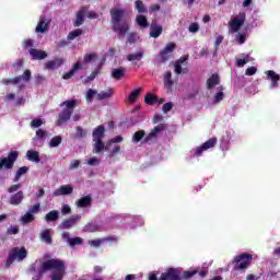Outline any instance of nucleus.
I'll return each instance as SVG.
<instances>
[{
  "instance_id": "obj_1",
  "label": "nucleus",
  "mask_w": 280,
  "mask_h": 280,
  "mask_svg": "<svg viewBox=\"0 0 280 280\" xmlns=\"http://www.w3.org/2000/svg\"><path fill=\"white\" fill-rule=\"evenodd\" d=\"M48 270H55L50 275V280L65 279V275H67V267L65 265V260L58 258H50L46 261L40 262L39 266L38 260H36L30 267L31 272H36V275L33 277V280L43 279V277H45V272H48Z\"/></svg>"
},
{
  "instance_id": "obj_2",
  "label": "nucleus",
  "mask_w": 280,
  "mask_h": 280,
  "mask_svg": "<svg viewBox=\"0 0 280 280\" xmlns=\"http://www.w3.org/2000/svg\"><path fill=\"white\" fill-rule=\"evenodd\" d=\"M112 16V30L118 36H126L127 32H130V23L126 20V9L113 8L109 11Z\"/></svg>"
},
{
  "instance_id": "obj_3",
  "label": "nucleus",
  "mask_w": 280,
  "mask_h": 280,
  "mask_svg": "<svg viewBox=\"0 0 280 280\" xmlns=\"http://www.w3.org/2000/svg\"><path fill=\"white\" fill-rule=\"evenodd\" d=\"M195 275H198V270L180 271L179 268L170 267L161 273L160 278L156 277V273L150 272L149 280H189Z\"/></svg>"
},
{
  "instance_id": "obj_4",
  "label": "nucleus",
  "mask_w": 280,
  "mask_h": 280,
  "mask_svg": "<svg viewBox=\"0 0 280 280\" xmlns=\"http://www.w3.org/2000/svg\"><path fill=\"white\" fill-rule=\"evenodd\" d=\"M60 106H66L65 109L58 115L57 125L60 126V124H67L69 119H71V116L73 115V110H75V107L78 106V100H68L60 104Z\"/></svg>"
},
{
  "instance_id": "obj_5",
  "label": "nucleus",
  "mask_w": 280,
  "mask_h": 280,
  "mask_svg": "<svg viewBox=\"0 0 280 280\" xmlns=\"http://www.w3.org/2000/svg\"><path fill=\"white\" fill-rule=\"evenodd\" d=\"M233 270H248L250 264H253V255L243 253L237 255L233 259Z\"/></svg>"
},
{
  "instance_id": "obj_6",
  "label": "nucleus",
  "mask_w": 280,
  "mask_h": 280,
  "mask_svg": "<svg viewBox=\"0 0 280 280\" xmlns=\"http://www.w3.org/2000/svg\"><path fill=\"white\" fill-rule=\"evenodd\" d=\"M27 257V249L25 247L19 248V247H13L9 252L8 259L5 261V268H10L14 261H23Z\"/></svg>"
},
{
  "instance_id": "obj_7",
  "label": "nucleus",
  "mask_w": 280,
  "mask_h": 280,
  "mask_svg": "<svg viewBox=\"0 0 280 280\" xmlns=\"http://www.w3.org/2000/svg\"><path fill=\"white\" fill-rule=\"evenodd\" d=\"M19 159V151H10L7 158H2L0 160V171L3 170H12L14 167V163Z\"/></svg>"
},
{
  "instance_id": "obj_8",
  "label": "nucleus",
  "mask_w": 280,
  "mask_h": 280,
  "mask_svg": "<svg viewBox=\"0 0 280 280\" xmlns=\"http://www.w3.org/2000/svg\"><path fill=\"white\" fill-rule=\"evenodd\" d=\"M218 143V138H210L208 141L203 142L200 147L195 150V156H202L203 152L207 150H211V148H215Z\"/></svg>"
},
{
  "instance_id": "obj_9",
  "label": "nucleus",
  "mask_w": 280,
  "mask_h": 280,
  "mask_svg": "<svg viewBox=\"0 0 280 280\" xmlns=\"http://www.w3.org/2000/svg\"><path fill=\"white\" fill-rule=\"evenodd\" d=\"M176 49V45L174 43H168L161 51H160V62H167L170 58H172V54Z\"/></svg>"
},
{
  "instance_id": "obj_10",
  "label": "nucleus",
  "mask_w": 280,
  "mask_h": 280,
  "mask_svg": "<svg viewBox=\"0 0 280 280\" xmlns=\"http://www.w3.org/2000/svg\"><path fill=\"white\" fill-rule=\"evenodd\" d=\"M246 21V13L245 12H240L238 13V19H232L230 21V27L232 30V32H240V27H242V25H244Z\"/></svg>"
},
{
  "instance_id": "obj_11",
  "label": "nucleus",
  "mask_w": 280,
  "mask_h": 280,
  "mask_svg": "<svg viewBox=\"0 0 280 280\" xmlns=\"http://www.w3.org/2000/svg\"><path fill=\"white\" fill-rule=\"evenodd\" d=\"M164 130H165L164 124H160V125L155 126L151 130V132L143 139V143H150V141H152V139H156V137H159V135H161Z\"/></svg>"
},
{
  "instance_id": "obj_12",
  "label": "nucleus",
  "mask_w": 280,
  "mask_h": 280,
  "mask_svg": "<svg viewBox=\"0 0 280 280\" xmlns=\"http://www.w3.org/2000/svg\"><path fill=\"white\" fill-rule=\"evenodd\" d=\"M80 220H82L80 214L72 215L69 219L63 220L60 223L59 229H72V226H75V222H80Z\"/></svg>"
},
{
  "instance_id": "obj_13",
  "label": "nucleus",
  "mask_w": 280,
  "mask_h": 280,
  "mask_svg": "<svg viewBox=\"0 0 280 280\" xmlns=\"http://www.w3.org/2000/svg\"><path fill=\"white\" fill-rule=\"evenodd\" d=\"M25 199V195L23 194V190H19L14 195H11L9 199V203L12 205L13 207H19L21 202Z\"/></svg>"
},
{
  "instance_id": "obj_14",
  "label": "nucleus",
  "mask_w": 280,
  "mask_h": 280,
  "mask_svg": "<svg viewBox=\"0 0 280 280\" xmlns=\"http://www.w3.org/2000/svg\"><path fill=\"white\" fill-rule=\"evenodd\" d=\"M70 194H73V188L71 185H62L52 192V196H70Z\"/></svg>"
},
{
  "instance_id": "obj_15",
  "label": "nucleus",
  "mask_w": 280,
  "mask_h": 280,
  "mask_svg": "<svg viewBox=\"0 0 280 280\" xmlns=\"http://www.w3.org/2000/svg\"><path fill=\"white\" fill-rule=\"evenodd\" d=\"M65 65V59L56 58L45 63V69L54 71V69H60V66Z\"/></svg>"
},
{
  "instance_id": "obj_16",
  "label": "nucleus",
  "mask_w": 280,
  "mask_h": 280,
  "mask_svg": "<svg viewBox=\"0 0 280 280\" xmlns=\"http://www.w3.org/2000/svg\"><path fill=\"white\" fill-rule=\"evenodd\" d=\"M163 34V26L156 24V22L151 23L150 36L151 38H159Z\"/></svg>"
},
{
  "instance_id": "obj_17",
  "label": "nucleus",
  "mask_w": 280,
  "mask_h": 280,
  "mask_svg": "<svg viewBox=\"0 0 280 280\" xmlns=\"http://www.w3.org/2000/svg\"><path fill=\"white\" fill-rule=\"evenodd\" d=\"M91 205H93V197H91V195L81 197L77 201V207H79V209H84L86 207H91Z\"/></svg>"
},
{
  "instance_id": "obj_18",
  "label": "nucleus",
  "mask_w": 280,
  "mask_h": 280,
  "mask_svg": "<svg viewBox=\"0 0 280 280\" xmlns=\"http://www.w3.org/2000/svg\"><path fill=\"white\" fill-rule=\"evenodd\" d=\"M80 69H82V63H80V61H78L77 63L73 65V67L71 68L70 71L66 72L62 75L63 80H71L75 73H78V71H80Z\"/></svg>"
},
{
  "instance_id": "obj_19",
  "label": "nucleus",
  "mask_w": 280,
  "mask_h": 280,
  "mask_svg": "<svg viewBox=\"0 0 280 280\" xmlns=\"http://www.w3.org/2000/svg\"><path fill=\"white\" fill-rule=\"evenodd\" d=\"M104 242H117V238L115 236H108L105 238H98V240H92L89 242L90 246H93L94 248H100Z\"/></svg>"
},
{
  "instance_id": "obj_20",
  "label": "nucleus",
  "mask_w": 280,
  "mask_h": 280,
  "mask_svg": "<svg viewBox=\"0 0 280 280\" xmlns=\"http://www.w3.org/2000/svg\"><path fill=\"white\" fill-rule=\"evenodd\" d=\"M266 75L271 80V89H277L279 86L280 75L275 72V70L266 71Z\"/></svg>"
},
{
  "instance_id": "obj_21",
  "label": "nucleus",
  "mask_w": 280,
  "mask_h": 280,
  "mask_svg": "<svg viewBox=\"0 0 280 280\" xmlns=\"http://www.w3.org/2000/svg\"><path fill=\"white\" fill-rule=\"evenodd\" d=\"M47 30H49V21L47 22V20L45 18H40L35 32H37V34H45V32H47Z\"/></svg>"
},
{
  "instance_id": "obj_22",
  "label": "nucleus",
  "mask_w": 280,
  "mask_h": 280,
  "mask_svg": "<svg viewBox=\"0 0 280 280\" xmlns=\"http://www.w3.org/2000/svg\"><path fill=\"white\" fill-rule=\"evenodd\" d=\"M30 55L33 60H45V58H47V52L45 50H38L35 48L30 49Z\"/></svg>"
},
{
  "instance_id": "obj_23",
  "label": "nucleus",
  "mask_w": 280,
  "mask_h": 280,
  "mask_svg": "<svg viewBox=\"0 0 280 280\" xmlns=\"http://www.w3.org/2000/svg\"><path fill=\"white\" fill-rule=\"evenodd\" d=\"M40 241L45 242V244H48V246H51V244H54V238L51 237V230L50 229H46L44 230L40 235Z\"/></svg>"
},
{
  "instance_id": "obj_24",
  "label": "nucleus",
  "mask_w": 280,
  "mask_h": 280,
  "mask_svg": "<svg viewBox=\"0 0 280 280\" xmlns=\"http://www.w3.org/2000/svg\"><path fill=\"white\" fill-rule=\"evenodd\" d=\"M104 132H106L104 125H100L97 128H95L92 133L93 141H100L104 139Z\"/></svg>"
},
{
  "instance_id": "obj_25",
  "label": "nucleus",
  "mask_w": 280,
  "mask_h": 280,
  "mask_svg": "<svg viewBox=\"0 0 280 280\" xmlns=\"http://www.w3.org/2000/svg\"><path fill=\"white\" fill-rule=\"evenodd\" d=\"M115 95V90L108 89L107 91H101L100 93L96 94V100L98 102H102L104 100H110Z\"/></svg>"
},
{
  "instance_id": "obj_26",
  "label": "nucleus",
  "mask_w": 280,
  "mask_h": 280,
  "mask_svg": "<svg viewBox=\"0 0 280 280\" xmlns=\"http://www.w3.org/2000/svg\"><path fill=\"white\" fill-rule=\"evenodd\" d=\"M136 23L139 25V27H142L143 30L150 27V23L148 22V18L143 14H139L136 16Z\"/></svg>"
},
{
  "instance_id": "obj_27",
  "label": "nucleus",
  "mask_w": 280,
  "mask_h": 280,
  "mask_svg": "<svg viewBox=\"0 0 280 280\" xmlns=\"http://www.w3.org/2000/svg\"><path fill=\"white\" fill-rule=\"evenodd\" d=\"M126 75V69L124 67L115 68L112 70V78L114 80H121Z\"/></svg>"
},
{
  "instance_id": "obj_28",
  "label": "nucleus",
  "mask_w": 280,
  "mask_h": 280,
  "mask_svg": "<svg viewBox=\"0 0 280 280\" xmlns=\"http://www.w3.org/2000/svg\"><path fill=\"white\" fill-rule=\"evenodd\" d=\"M207 89L210 91V89H213V86H218L220 84V75L218 74H212L208 80H207Z\"/></svg>"
},
{
  "instance_id": "obj_29",
  "label": "nucleus",
  "mask_w": 280,
  "mask_h": 280,
  "mask_svg": "<svg viewBox=\"0 0 280 280\" xmlns=\"http://www.w3.org/2000/svg\"><path fill=\"white\" fill-rule=\"evenodd\" d=\"M26 156L28 161H32L33 163H40V153H38V151L28 150Z\"/></svg>"
},
{
  "instance_id": "obj_30",
  "label": "nucleus",
  "mask_w": 280,
  "mask_h": 280,
  "mask_svg": "<svg viewBox=\"0 0 280 280\" xmlns=\"http://www.w3.org/2000/svg\"><path fill=\"white\" fill-rule=\"evenodd\" d=\"M141 91H143V89L138 88L129 94L128 96L129 104H135V102H137V100L139 98V95H141Z\"/></svg>"
},
{
  "instance_id": "obj_31",
  "label": "nucleus",
  "mask_w": 280,
  "mask_h": 280,
  "mask_svg": "<svg viewBox=\"0 0 280 280\" xmlns=\"http://www.w3.org/2000/svg\"><path fill=\"white\" fill-rule=\"evenodd\" d=\"M164 86L168 90H172L174 86V80H172V71H166L164 74Z\"/></svg>"
},
{
  "instance_id": "obj_32",
  "label": "nucleus",
  "mask_w": 280,
  "mask_h": 280,
  "mask_svg": "<svg viewBox=\"0 0 280 280\" xmlns=\"http://www.w3.org/2000/svg\"><path fill=\"white\" fill-rule=\"evenodd\" d=\"M58 218H60L58 210H52L45 215V220L47 222H56Z\"/></svg>"
},
{
  "instance_id": "obj_33",
  "label": "nucleus",
  "mask_w": 280,
  "mask_h": 280,
  "mask_svg": "<svg viewBox=\"0 0 280 280\" xmlns=\"http://www.w3.org/2000/svg\"><path fill=\"white\" fill-rule=\"evenodd\" d=\"M27 172H30V167L27 166H22L20 167L14 176V183H19V180H21V176H24V174H27Z\"/></svg>"
},
{
  "instance_id": "obj_34",
  "label": "nucleus",
  "mask_w": 280,
  "mask_h": 280,
  "mask_svg": "<svg viewBox=\"0 0 280 280\" xmlns=\"http://www.w3.org/2000/svg\"><path fill=\"white\" fill-rule=\"evenodd\" d=\"M144 102L149 105V106H153L154 104H156V102H159V96H156L155 94L152 93H148L144 96Z\"/></svg>"
},
{
  "instance_id": "obj_35",
  "label": "nucleus",
  "mask_w": 280,
  "mask_h": 280,
  "mask_svg": "<svg viewBox=\"0 0 280 280\" xmlns=\"http://www.w3.org/2000/svg\"><path fill=\"white\" fill-rule=\"evenodd\" d=\"M83 23H84V11L80 10L77 13V18H75V20L73 22V26L74 27H80V25H82Z\"/></svg>"
},
{
  "instance_id": "obj_36",
  "label": "nucleus",
  "mask_w": 280,
  "mask_h": 280,
  "mask_svg": "<svg viewBox=\"0 0 280 280\" xmlns=\"http://www.w3.org/2000/svg\"><path fill=\"white\" fill-rule=\"evenodd\" d=\"M82 34H84V31H82V28H77L68 34L67 40H75V38L82 36Z\"/></svg>"
},
{
  "instance_id": "obj_37",
  "label": "nucleus",
  "mask_w": 280,
  "mask_h": 280,
  "mask_svg": "<svg viewBox=\"0 0 280 280\" xmlns=\"http://www.w3.org/2000/svg\"><path fill=\"white\" fill-rule=\"evenodd\" d=\"M94 141V152L95 154H100L104 152L105 145L103 140H93Z\"/></svg>"
},
{
  "instance_id": "obj_38",
  "label": "nucleus",
  "mask_w": 280,
  "mask_h": 280,
  "mask_svg": "<svg viewBox=\"0 0 280 280\" xmlns=\"http://www.w3.org/2000/svg\"><path fill=\"white\" fill-rule=\"evenodd\" d=\"M144 137H145V130H138L132 136V142L139 143V141L143 140Z\"/></svg>"
},
{
  "instance_id": "obj_39",
  "label": "nucleus",
  "mask_w": 280,
  "mask_h": 280,
  "mask_svg": "<svg viewBox=\"0 0 280 280\" xmlns=\"http://www.w3.org/2000/svg\"><path fill=\"white\" fill-rule=\"evenodd\" d=\"M143 58V50H141V51H139V52H136V54H129L128 56H127V60L129 61V62H132V61H135V60H141Z\"/></svg>"
},
{
  "instance_id": "obj_40",
  "label": "nucleus",
  "mask_w": 280,
  "mask_h": 280,
  "mask_svg": "<svg viewBox=\"0 0 280 280\" xmlns=\"http://www.w3.org/2000/svg\"><path fill=\"white\" fill-rule=\"evenodd\" d=\"M62 143V137L61 136H55L50 139L49 148H58Z\"/></svg>"
},
{
  "instance_id": "obj_41",
  "label": "nucleus",
  "mask_w": 280,
  "mask_h": 280,
  "mask_svg": "<svg viewBox=\"0 0 280 280\" xmlns=\"http://www.w3.org/2000/svg\"><path fill=\"white\" fill-rule=\"evenodd\" d=\"M35 220L34 214H32L31 212H26L24 215H22L21 218V222L23 224H30Z\"/></svg>"
},
{
  "instance_id": "obj_42",
  "label": "nucleus",
  "mask_w": 280,
  "mask_h": 280,
  "mask_svg": "<svg viewBox=\"0 0 280 280\" xmlns=\"http://www.w3.org/2000/svg\"><path fill=\"white\" fill-rule=\"evenodd\" d=\"M135 5H136V10L139 12V14H143L148 11V9H145V4L141 0H137L135 2Z\"/></svg>"
},
{
  "instance_id": "obj_43",
  "label": "nucleus",
  "mask_w": 280,
  "mask_h": 280,
  "mask_svg": "<svg viewBox=\"0 0 280 280\" xmlns=\"http://www.w3.org/2000/svg\"><path fill=\"white\" fill-rule=\"evenodd\" d=\"M82 242H83L82 238L77 236V237L69 240L68 244L71 248H74V246H80L82 244Z\"/></svg>"
},
{
  "instance_id": "obj_44",
  "label": "nucleus",
  "mask_w": 280,
  "mask_h": 280,
  "mask_svg": "<svg viewBox=\"0 0 280 280\" xmlns=\"http://www.w3.org/2000/svg\"><path fill=\"white\" fill-rule=\"evenodd\" d=\"M97 75H100V69L94 70L89 77L85 78V84H89V82H93V80H95Z\"/></svg>"
},
{
  "instance_id": "obj_45",
  "label": "nucleus",
  "mask_w": 280,
  "mask_h": 280,
  "mask_svg": "<svg viewBox=\"0 0 280 280\" xmlns=\"http://www.w3.org/2000/svg\"><path fill=\"white\" fill-rule=\"evenodd\" d=\"M95 95H97V91L89 89L85 96L86 102H93V97H95Z\"/></svg>"
},
{
  "instance_id": "obj_46",
  "label": "nucleus",
  "mask_w": 280,
  "mask_h": 280,
  "mask_svg": "<svg viewBox=\"0 0 280 280\" xmlns=\"http://www.w3.org/2000/svg\"><path fill=\"white\" fill-rule=\"evenodd\" d=\"M86 135V130H84L82 127L78 126L77 127V132H75V139H82Z\"/></svg>"
},
{
  "instance_id": "obj_47",
  "label": "nucleus",
  "mask_w": 280,
  "mask_h": 280,
  "mask_svg": "<svg viewBox=\"0 0 280 280\" xmlns=\"http://www.w3.org/2000/svg\"><path fill=\"white\" fill-rule=\"evenodd\" d=\"M222 100H224V92L219 91L215 95H214V101L213 104H220V102H222Z\"/></svg>"
},
{
  "instance_id": "obj_48",
  "label": "nucleus",
  "mask_w": 280,
  "mask_h": 280,
  "mask_svg": "<svg viewBox=\"0 0 280 280\" xmlns=\"http://www.w3.org/2000/svg\"><path fill=\"white\" fill-rule=\"evenodd\" d=\"M7 235H19V225H11L7 230Z\"/></svg>"
},
{
  "instance_id": "obj_49",
  "label": "nucleus",
  "mask_w": 280,
  "mask_h": 280,
  "mask_svg": "<svg viewBox=\"0 0 280 280\" xmlns=\"http://www.w3.org/2000/svg\"><path fill=\"white\" fill-rule=\"evenodd\" d=\"M43 126V119L40 118H34L31 121V128H40Z\"/></svg>"
},
{
  "instance_id": "obj_50",
  "label": "nucleus",
  "mask_w": 280,
  "mask_h": 280,
  "mask_svg": "<svg viewBox=\"0 0 280 280\" xmlns=\"http://www.w3.org/2000/svg\"><path fill=\"white\" fill-rule=\"evenodd\" d=\"M188 32H190L191 34H196L197 32H200V26L198 25V23H191L188 27Z\"/></svg>"
},
{
  "instance_id": "obj_51",
  "label": "nucleus",
  "mask_w": 280,
  "mask_h": 280,
  "mask_svg": "<svg viewBox=\"0 0 280 280\" xmlns=\"http://www.w3.org/2000/svg\"><path fill=\"white\" fill-rule=\"evenodd\" d=\"M127 43L135 45V43H137V33H130L127 37Z\"/></svg>"
},
{
  "instance_id": "obj_52",
  "label": "nucleus",
  "mask_w": 280,
  "mask_h": 280,
  "mask_svg": "<svg viewBox=\"0 0 280 280\" xmlns=\"http://www.w3.org/2000/svg\"><path fill=\"white\" fill-rule=\"evenodd\" d=\"M95 58H97V54H95V52L86 54L84 56V62H93V60H95Z\"/></svg>"
},
{
  "instance_id": "obj_53",
  "label": "nucleus",
  "mask_w": 280,
  "mask_h": 280,
  "mask_svg": "<svg viewBox=\"0 0 280 280\" xmlns=\"http://www.w3.org/2000/svg\"><path fill=\"white\" fill-rule=\"evenodd\" d=\"M21 78L24 80V82H30L32 80V71L25 70Z\"/></svg>"
},
{
  "instance_id": "obj_54",
  "label": "nucleus",
  "mask_w": 280,
  "mask_h": 280,
  "mask_svg": "<svg viewBox=\"0 0 280 280\" xmlns=\"http://www.w3.org/2000/svg\"><path fill=\"white\" fill-rule=\"evenodd\" d=\"M21 189V184H13L8 188V194H14Z\"/></svg>"
},
{
  "instance_id": "obj_55",
  "label": "nucleus",
  "mask_w": 280,
  "mask_h": 280,
  "mask_svg": "<svg viewBox=\"0 0 280 280\" xmlns=\"http://www.w3.org/2000/svg\"><path fill=\"white\" fill-rule=\"evenodd\" d=\"M172 108H174V103H172V102L165 103V104L162 106L163 113H170V110H172Z\"/></svg>"
},
{
  "instance_id": "obj_56",
  "label": "nucleus",
  "mask_w": 280,
  "mask_h": 280,
  "mask_svg": "<svg viewBox=\"0 0 280 280\" xmlns=\"http://www.w3.org/2000/svg\"><path fill=\"white\" fill-rule=\"evenodd\" d=\"M236 40L240 45H244L246 43V35L245 34H237Z\"/></svg>"
},
{
  "instance_id": "obj_57",
  "label": "nucleus",
  "mask_w": 280,
  "mask_h": 280,
  "mask_svg": "<svg viewBox=\"0 0 280 280\" xmlns=\"http://www.w3.org/2000/svg\"><path fill=\"white\" fill-rule=\"evenodd\" d=\"M40 211V203H36L28 209V213H38Z\"/></svg>"
},
{
  "instance_id": "obj_58",
  "label": "nucleus",
  "mask_w": 280,
  "mask_h": 280,
  "mask_svg": "<svg viewBox=\"0 0 280 280\" xmlns=\"http://www.w3.org/2000/svg\"><path fill=\"white\" fill-rule=\"evenodd\" d=\"M61 213L63 215H69V213H71V207L69 205H63L61 208Z\"/></svg>"
},
{
  "instance_id": "obj_59",
  "label": "nucleus",
  "mask_w": 280,
  "mask_h": 280,
  "mask_svg": "<svg viewBox=\"0 0 280 280\" xmlns=\"http://www.w3.org/2000/svg\"><path fill=\"white\" fill-rule=\"evenodd\" d=\"M257 73V69L255 67H249L245 71V75H255Z\"/></svg>"
},
{
  "instance_id": "obj_60",
  "label": "nucleus",
  "mask_w": 280,
  "mask_h": 280,
  "mask_svg": "<svg viewBox=\"0 0 280 280\" xmlns=\"http://www.w3.org/2000/svg\"><path fill=\"white\" fill-rule=\"evenodd\" d=\"M78 167H80V160H73L70 163L69 170H78Z\"/></svg>"
},
{
  "instance_id": "obj_61",
  "label": "nucleus",
  "mask_w": 280,
  "mask_h": 280,
  "mask_svg": "<svg viewBox=\"0 0 280 280\" xmlns=\"http://www.w3.org/2000/svg\"><path fill=\"white\" fill-rule=\"evenodd\" d=\"M36 137H37L38 139H45V137H47V131H45V130H43V129H38V130L36 131Z\"/></svg>"
},
{
  "instance_id": "obj_62",
  "label": "nucleus",
  "mask_w": 280,
  "mask_h": 280,
  "mask_svg": "<svg viewBox=\"0 0 280 280\" xmlns=\"http://www.w3.org/2000/svg\"><path fill=\"white\" fill-rule=\"evenodd\" d=\"M23 59H18L14 63H13V69H21L23 67Z\"/></svg>"
},
{
  "instance_id": "obj_63",
  "label": "nucleus",
  "mask_w": 280,
  "mask_h": 280,
  "mask_svg": "<svg viewBox=\"0 0 280 280\" xmlns=\"http://www.w3.org/2000/svg\"><path fill=\"white\" fill-rule=\"evenodd\" d=\"M244 65H248V59H237L236 67H244Z\"/></svg>"
},
{
  "instance_id": "obj_64",
  "label": "nucleus",
  "mask_w": 280,
  "mask_h": 280,
  "mask_svg": "<svg viewBox=\"0 0 280 280\" xmlns=\"http://www.w3.org/2000/svg\"><path fill=\"white\" fill-rule=\"evenodd\" d=\"M121 141H124V137L121 136H116L115 138H113L109 143H121Z\"/></svg>"
}]
</instances>
